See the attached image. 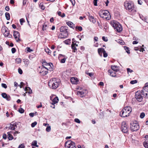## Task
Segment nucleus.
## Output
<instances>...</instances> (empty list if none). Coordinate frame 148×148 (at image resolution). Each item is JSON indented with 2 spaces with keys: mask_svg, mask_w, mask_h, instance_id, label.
Returning <instances> with one entry per match:
<instances>
[{
  "mask_svg": "<svg viewBox=\"0 0 148 148\" xmlns=\"http://www.w3.org/2000/svg\"><path fill=\"white\" fill-rule=\"evenodd\" d=\"M60 80L54 78L51 79L49 82V86L52 89H56L60 84Z\"/></svg>",
  "mask_w": 148,
  "mask_h": 148,
  "instance_id": "1",
  "label": "nucleus"
},
{
  "mask_svg": "<svg viewBox=\"0 0 148 148\" xmlns=\"http://www.w3.org/2000/svg\"><path fill=\"white\" fill-rule=\"evenodd\" d=\"M132 111L131 108L129 106L125 107L120 112V115L123 117H125L129 116Z\"/></svg>",
  "mask_w": 148,
  "mask_h": 148,
  "instance_id": "2",
  "label": "nucleus"
},
{
  "mask_svg": "<svg viewBox=\"0 0 148 148\" xmlns=\"http://www.w3.org/2000/svg\"><path fill=\"white\" fill-rule=\"evenodd\" d=\"M100 16L102 18H105L106 20H109L111 18V16L110 14L107 10H101L99 13Z\"/></svg>",
  "mask_w": 148,
  "mask_h": 148,
  "instance_id": "3",
  "label": "nucleus"
},
{
  "mask_svg": "<svg viewBox=\"0 0 148 148\" xmlns=\"http://www.w3.org/2000/svg\"><path fill=\"white\" fill-rule=\"evenodd\" d=\"M124 7L129 12L135 11V7L133 3L127 1L124 2Z\"/></svg>",
  "mask_w": 148,
  "mask_h": 148,
  "instance_id": "4",
  "label": "nucleus"
},
{
  "mask_svg": "<svg viewBox=\"0 0 148 148\" xmlns=\"http://www.w3.org/2000/svg\"><path fill=\"white\" fill-rule=\"evenodd\" d=\"M68 27L67 26H62L60 28V32L62 33L59 36V38H65L68 35L67 31Z\"/></svg>",
  "mask_w": 148,
  "mask_h": 148,
  "instance_id": "5",
  "label": "nucleus"
},
{
  "mask_svg": "<svg viewBox=\"0 0 148 148\" xmlns=\"http://www.w3.org/2000/svg\"><path fill=\"white\" fill-rule=\"evenodd\" d=\"M130 124L131 130L133 132L137 131L139 128V125L137 123H134L132 122Z\"/></svg>",
  "mask_w": 148,
  "mask_h": 148,
  "instance_id": "6",
  "label": "nucleus"
},
{
  "mask_svg": "<svg viewBox=\"0 0 148 148\" xmlns=\"http://www.w3.org/2000/svg\"><path fill=\"white\" fill-rule=\"evenodd\" d=\"M65 146L68 148H76L75 143L70 140H69L65 142Z\"/></svg>",
  "mask_w": 148,
  "mask_h": 148,
  "instance_id": "7",
  "label": "nucleus"
},
{
  "mask_svg": "<svg viewBox=\"0 0 148 148\" xmlns=\"http://www.w3.org/2000/svg\"><path fill=\"white\" fill-rule=\"evenodd\" d=\"M135 98L137 101L141 102L143 99V97L140 91H137L135 93Z\"/></svg>",
  "mask_w": 148,
  "mask_h": 148,
  "instance_id": "8",
  "label": "nucleus"
},
{
  "mask_svg": "<svg viewBox=\"0 0 148 148\" xmlns=\"http://www.w3.org/2000/svg\"><path fill=\"white\" fill-rule=\"evenodd\" d=\"M77 95L79 97H82L84 96L87 93V91L85 89H83L77 92Z\"/></svg>",
  "mask_w": 148,
  "mask_h": 148,
  "instance_id": "9",
  "label": "nucleus"
},
{
  "mask_svg": "<svg viewBox=\"0 0 148 148\" xmlns=\"http://www.w3.org/2000/svg\"><path fill=\"white\" fill-rule=\"evenodd\" d=\"M121 130L123 132L127 133L128 131V127L125 122H123L121 126Z\"/></svg>",
  "mask_w": 148,
  "mask_h": 148,
  "instance_id": "10",
  "label": "nucleus"
},
{
  "mask_svg": "<svg viewBox=\"0 0 148 148\" xmlns=\"http://www.w3.org/2000/svg\"><path fill=\"white\" fill-rule=\"evenodd\" d=\"M48 69L46 67H42L39 73L43 75H46L48 73Z\"/></svg>",
  "mask_w": 148,
  "mask_h": 148,
  "instance_id": "11",
  "label": "nucleus"
},
{
  "mask_svg": "<svg viewBox=\"0 0 148 148\" xmlns=\"http://www.w3.org/2000/svg\"><path fill=\"white\" fill-rule=\"evenodd\" d=\"M13 35L16 42H18L20 40L19 39L20 33L19 32L16 31L14 32Z\"/></svg>",
  "mask_w": 148,
  "mask_h": 148,
  "instance_id": "12",
  "label": "nucleus"
},
{
  "mask_svg": "<svg viewBox=\"0 0 148 148\" xmlns=\"http://www.w3.org/2000/svg\"><path fill=\"white\" fill-rule=\"evenodd\" d=\"M17 123L16 122H12L10 124V126L8 127L9 129L12 130H15V128H17Z\"/></svg>",
  "mask_w": 148,
  "mask_h": 148,
  "instance_id": "13",
  "label": "nucleus"
},
{
  "mask_svg": "<svg viewBox=\"0 0 148 148\" xmlns=\"http://www.w3.org/2000/svg\"><path fill=\"white\" fill-rule=\"evenodd\" d=\"M146 90H147V88H145V87H144L141 90V93L144 96L148 98V95H147V91H146Z\"/></svg>",
  "mask_w": 148,
  "mask_h": 148,
  "instance_id": "14",
  "label": "nucleus"
},
{
  "mask_svg": "<svg viewBox=\"0 0 148 148\" xmlns=\"http://www.w3.org/2000/svg\"><path fill=\"white\" fill-rule=\"evenodd\" d=\"M1 96L3 98L5 99L8 101L10 100L11 97L9 95H7L5 93H2L1 94Z\"/></svg>",
  "mask_w": 148,
  "mask_h": 148,
  "instance_id": "15",
  "label": "nucleus"
},
{
  "mask_svg": "<svg viewBox=\"0 0 148 148\" xmlns=\"http://www.w3.org/2000/svg\"><path fill=\"white\" fill-rule=\"evenodd\" d=\"M70 81L72 84H76L77 83L78 79L77 77H73L71 78Z\"/></svg>",
  "mask_w": 148,
  "mask_h": 148,
  "instance_id": "16",
  "label": "nucleus"
},
{
  "mask_svg": "<svg viewBox=\"0 0 148 148\" xmlns=\"http://www.w3.org/2000/svg\"><path fill=\"white\" fill-rule=\"evenodd\" d=\"M51 65L53 66L52 64L51 63L50 64L49 63H47L45 61H43L42 63V67H45V66H47L49 68H50V67H51Z\"/></svg>",
  "mask_w": 148,
  "mask_h": 148,
  "instance_id": "17",
  "label": "nucleus"
},
{
  "mask_svg": "<svg viewBox=\"0 0 148 148\" xmlns=\"http://www.w3.org/2000/svg\"><path fill=\"white\" fill-rule=\"evenodd\" d=\"M114 29L117 32H120L122 31V28L121 25L117 24Z\"/></svg>",
  "mask_w": 148,
  "mask_h": 148,
  "instance_id": "18",
  "label": "nucleus"
},
{
  "mask_svg": "<svg viewBox=\"0 0 148 148\" xmlns=\"http://www.w3.org/2000/svg\"><path fill=\"white\" fill-rule=\"evenodd\" d=\"M116 72L111 70H109L108 71V72L110 73V75L113 77H115L116 76Z\"/></svg>",
  "mask_w": 148,
  "mask_h": 148,
  "instance_id": "19",
  "label": "nucleus"
},
{
  "mask_svg": "<svg viewBox=\"0 0 148 148\" xmlns=\"http://www.w3.org/2000/svg\"><path fill=\"white\" fill-rule=\"evenodd\" d=\"M88 19L90 21L92 22L93 23H95L96 22V20L93 16L89 15L88 16Z\"/></svg>",
  "mask_w": 148,
  "mask_h": 148,
  "instance_id": "20",
  "label": "nucleus"
},
{
  "mask_svg": "<svg viewBox=\"0 0 148 148\" xmlns=\"http://www.w3.org/2000/svg\"><path fill=\"white\" fill-rule=\"evenodd\" d=\"M59 101L58 98V97H56L53 99L52 103L51 104L54 105L55 104L57 103Z\"/></svg>",
  "mask_w": 148,
  "mask_h": 148,
  "instance_id": "21",
  "label": "nucleus"
},
{
  "mask_svg": "<svg viewBox=\"0 0 148 148\" xmlns=\"http://www.w3.org/2000/svg\"><path fill=\"white\" fill-rule=\"evenodd\" d=\"M5 37H8L9 38H11L12 37V35L10 34L8 30H7L5 32L3 33Z\"/></svg>",
  "mask_w": 148,
  "mask_h": 148,
  "instance_id": "22",
  "label": "nucleus"
},
{
  "mask_svg": "<svg viewBox=\"0 0 148 148\" xmlns=\"http://www.w3.org/2000/svg\"><path fill=\"white\" fill-rule=\"evenodd\" d=\"M104 49L103 48H100L98 49V51L99 54L101 56H102V53L103 52Z\"/></svg>",
  "mask_w": 148,
  "mask_h": 148,
  "instance_id": "23",
  "label": "nucleus"
},
{
  "mask_svg": "<svg viewBox=\"0 0 148 148\" xmlns=\"http://www.w3.org/2000/svg\"><path fill=\"white\" fill-rule=\"evenodd\" d=\"M7 30H8V29L5 26H3L2 27L1 31L3 33L5 32Z\"/></svg>",
  "mask_w": 148,
  "mask_h": 148,
  "instance_id": "24",
  "label": "nucleus"
},
{
  "mask_svg": "<svg viewBox=\"0 0 148 148\" xmlns=\"http://www.w3.org/2000/svg\"><path fill=\"white\" fill-rule=\"evenodd\" d=\"M8 138L9 140H11L13 138V137L12 136L10 132H8Z\"/></svg>",
  "mask_w": 148,
  "mask_h": 148,
  "instance_id": "25",
  "label": "nucleus"
},
{
  "mask_svg": "<svg viewBox=\"0 0 148 148\" xmlns=\"http://www.w3.org/2000/svg\"><path fill=\"white\" fill-rule=\"evenodd\" d=\"M71 48L73 50V52H75V51L77 50V49L75 45L74 44V42H73L72 44L71 45Z\"/></svg>",
  "mask_w": 148,
  "mask_h": 148,
  "instance_id": "26",
  "label": "nucleus"
},
{
  "mask_svg": "<svg viewBox=\"0 0 148 148\" xmlns=\"http://www.w3.org/2000/svg\"><path fill=\"white\" fill-rule=\"evenodd\" d=\"M111 68L112 69V71H115L117 72L118 71V68L117 66H111Z\"/></svg>",
  "mask_w": 148,
  "mask_h": 148,
  "instance_id": "27",
  "label": "nucleus"
},
{
  "mask_svg": "<svg viewBox=\"0 0 148 148\" xmlns=\"http://www.w3.org/2000/svg\"><path fill=\"white\" fill-rule=\"evenodd\" d=\"M48 26L45 23H44L43 25L42 26V30L43 31L46 30Z\"/></svg>",
  "mask_w": 148,
  "mask_h": 148,
  "instance_id": "28",
  "label": "nucleus"
},
{
  "mask_svg": "<svg viewBox=\"0 0 148 148\" xmlns=\"http://www.w3.org/2000/svg\"><path fill=\"white\" fill-rule=\"evenodd\" d=\"M23 60L25 64L27 66L29 63V60L27 59H24Z\"/></svg>",
  "mask_w": 148,
  "mask_h": 148,
  "instance_id": "29",
  "label": "nucleus"
},
{
  "mask_svg": "<svg viewBox=\"0 0 148 148\" xmlns=\"http://www.w3.org/2000/svg\"><path fill=\"white\" fill-rule=\"evenodd\" d=\"M5 16L7 20H9L10 19V14L8 12H6Z\"/></svg>",
  "mask_w": 148,
  "mask_h": 148,
  "instance_id": "30",
  "label": "nucleus"
},
{
  "mask_svg": "<svg viewBox=\"0 0 148 148\" xmlns=\"http://www.w3.org/2000/svg\"><path fill=\"white\" fill-rule=\"evenodd\" d=\"M57 13L59 16H60L62 17H65V14L64 13H63L62 14V13L60 11H58Z\"/></svg>",
  "mask_w": 148,
  "mask_h": 148,
  "instance_id": "31",
  "label": "nucleus"
},
{
  "mask_svg": "<svg viewBox=\"0 0 148 148\" xmlns=\"http://www.w3.org/2000/svg\"><path fill=\"white\" fill-rule=\"evenodd\" d=\"M110 24L114 28H115L116 27V25L117 24H116L114 22V21H112L110 23Z\"/></svg>",
  "mask_w": 148,
  "mask_h": 148,
  "instance_id": "32",
  "label": "nucleus"
},
{
  "mask_svg": "<svg viewBox=\"0 0 148 148\" xmlns=\"http://www.w3.org/2000/svg\"><path fill=\"white\" fill-rule=\"evenodd\" d=\"M143 144L145 148H148V141H145Z\"/></svg>",
  "mask_w": 148,
  "mask_h": 148,
  "instance_id": "33",
  "label": "nucleus"
},
{
  "mask_svg": "<svg viewBox=\"0 0 148 148\" xmlns=\"http://www.w3.org/2000/svg\"><path fill=\"white\" fill-rule=\"evenodd\" d=\"M43 4L42 3H40L39 5V7L40 9L42 10H44L45 9V7Z\"/></svg>",
  "mask_w": 148,
  "mask_h": 148,
  "instance_id": "34",
  "label": "nucleus"
},
{
  "mask_svg": "<svg viewBox=\"0 0 148 148\" xmlns=\"http://www.w3.org/2000/svg\"><path fill=\"white\" fill-rule=\"evenodd\" d=\"M37 141L36 140H34L33 141L32 143V145L35 146L36 147H38V145H37Z\"/></svg>",
  "mask_w": 148,
  "mask_h": 148,
  "instance_id": "35",
  "label": "nucleus"
},
{
  "mask_svg": "<svg viewBox=\"0 0 148 148\" xmlns=\"http://www.w3.org/2000/svg\"><path fill=\"white\" fill-rule=\"evenodd\" d=\"M66 24H67L69 27H72V25H73V23L71 22V21H69L66 22Z\"/></svg>",
  "mask_w": 148,
  "mask_h": 148,
  "instance_id": "36",
  "label": "nucleus"
},
{
  "mask_svg": "<svg viewBox=\"0 0 148 148\" xmlns=\"http://www.w3.org/2000/svg\"><path fill=\"white\" fill-rule=\"evenodd\" d=\"M16 62L18 63L19 64L21 62V60L20 58H17L15 60Z\"/></svg>",
  "mask_w": 148,
  "mask_h": 148,
  "instance_id": "37",
  "label": "nucleus"
},
{
  "mask_svg": "<svg viewBox=\"0 0 148 148\" xmlns=\"http://www.w3.org/2000/svg\"><path fill=\"white\" fill-rule=\"evenodd\" d=\"M99 116L100 118H103L104 116V112H100L99 114Z\"/></svg>",
  "mask_w": 148,
  "mask_h": 148,
  "instance_id": "38",
  "label": "nucleus"
},
{
  "mask_svg": "<svg viewBox=\"0 0 148 148\" xmlns=\"http://www.w3.org/2000/svg\"><path fill=\"white\" fill-rule=\"evenodd\" d=\"M76 29H78L79 31H80L82 30V28L81 26H77L75 27Z\"/></svg>",
  "mask_w": 148,
  "mask_h": 148,
  "instance_id": "39",
  "label": "nucleus"
},
{
  "mask_svg": "<svg viewBox=\"0 0 148 148\" xmlns=\"http://www.w3.org/2000/svg\"><path fill=\"white\" fill-rule=\"evenodd\" d=\"M125 50L126 52L128 53L129 54L130 53V50L129 49V48L125 47Z\"/></svg>",
  "mask_w": 148,
  "mask_h": 148,
  "instance_id": "40",
  "label": "nucleus"
},
{
  "mask_svg": "<svg viewBox=\"0 0 148 148\" xmlns=\"http://www.w3.org/2000/svg\"><path fill=\"white\" fill-rule=\"evenodd\" d=\"M137 83V81L136 80H132L130 81V83L131 84H134Z\"/></svg>",
  "mask_w": 148,
  "mask_h": 148,
  "instance_id": "41",
  "label": "nucleus"
},
{
  "mask_svg": "<svg viewBox=\"0 0 148 148\" xmlns=\"http://www.w3.org/2000/svg\"><path fill=\"white\" fill-rule=\"evenodd\" d=\"M18 111L20 113H23L24 112V110L22 108H20L18 110Z\"/></svg>",
  "mask_w": 148,
  "mask_h": 148,
  "instance_id": "42",
  "label": "nucleus"
},
{
  "mask_svg": "<svg viewBox=\"0 0 148 148\" xmlns=\"http://www.w3.org/2000/svg\"><path fill=\"white\" fill-rule=\"evenodd\" d=\"M1 86L2 87L5 88V89L6 88H7V86L4 83H2L1 84Z\"/></svg>",
  "mask_w": 148,
  "mask_h": 148,
  "instance_id": "43",
  "label": "nucleus"
},
{
  "mask_svg": "<svg viewBox=\"0 0 148 148\" xmlns=\"http://www.w3.org/2000/svg\"><path fill=\"white\" fill-rule=\"evenodd\" d=\"M145 113L144 112H142L141 113L140 115V118L143 119L145 117Z\"/></svg>",
  "mask_w": 148,
  "mask_h": 148,
  "instance_id": "44",
  "label": "nucleus"
},
{
  "mask_svg": "<svg viewBox=\"0 0 148 148\" xmlns=\"http://www.w3.org/2000/svg\"><path fill=\"white\" fill-rule=\"evenodd\" d=\"M37 123L36 121H35L34 122L32 123L31 124V126L32 127H33L35 126L37 124Z\"/></svg>",
  "mask_w": 148,
  "mask_h": 148,
  "instance_id": "45",
  "label": "nucleus"
},
{
  "mask_svg": "<svg viewBox=\"0 0 148 148\" xmlns=\"http://www.w3.org/2000/svg\"><path fill=\"white\" fill-rule=\"evenodd\" d=\"M103 53V56L104 57H106L108 56V54L104 50Z\"/></svg>",
  "mask_w": 148,
  "mask_h": 148,
  "instance_id": "46",
  "label": "nucleus"
},
{
  "mask_svg": "<svg viewBox=\"0 0 148 148\" xmlns=\"http://www.w3.org/2000/svg\"><path fill=\"white\" fill-rule=\"evenodd\" d=\"M20 22L21 24V25H22L23 24V23L25 22V20L23 18H21L20 20Z\"/></svg>",
  "mask_w": 148,
  "mask_h": 148,
  "instance_id": "47",
  "label": "nucleus"
},
{
  "mask_svg": "<svg viewBox=\"0 0 148 148\" xmlns=\"http://www.w3.org/2000/svg\"><path fill=\"white\" fill-rule=\"evenodd\" d=\"M66 59V58H64L61 60L60 62L62 63H64L65 62Z\"/></svg>",
  "mask_w": 148,
  "mask_h": 148,
  "instance_id": "48",
  "label": "nucleus"
},
{
  "mask_svg": "<svg viewBox=\"0 0 148 148\" xmlns=\"http://www.w3.org/2000/svg\"><path fill=\"white\" fill-rule=\"evenodd\" d=\"M62 57L65 58L66 56L64 55H63L61 54H59V55L58 56V58L59 59L61 58V57Z\"/></svg>",
  "mask_w": 148,
  "mask_h": 148,
  "instance_id": "49",
  "label": "nucleus"
},
{
  "mask_svg": "<svg viewBox=\"0 0 148 148\" xmlns=\"http://www.w3.org/2000/svg\"><path fill=\"white\" fill-rule=\"evenodd\" d=\"M25 145L23 144H21L20 145L18 148H25Z\"/></svg>",
  "mask_w": 148,
  "mask_h": 148,
  "instance_id": "50",
  "label": "nucleus"
},
{
  "mask_svg": "<svg viewBox=\"0 0 148 148\" xmlns=\"http://www.w3.org/2000/svg\"><path fill=\"white\" fill-rule=\"evenodd\" d=\"M51 127L50 126L47 127L46 129V131L47 132H49L51 130Z\"/></svg>",
  "mask_w": 148,
  "mask_h": 148,
  "instance_id": "51",
  "label": "nucleus"
},
{
  "mask_svg": "<svg viewBox=\"0 0 148 148\" xmlns=\"http://www.w3.org/2000/svg\"><path fill=\"white\" fill-rule=\"evenodd\" d=\"M45 51L48 53L49 54H50V53H51V51L50 50L48 49V48H47L46 49H45Z\"/></svg>",
  "mask_w": 148,
  "mask_h": 148,
  "instance_id": "52",
  "label": "nucleus"
},
{
  "mask_svg": "<svg viewBox=\"0 0 148 148\" xmlns=\"http://www.w3.org/2000/svg\"><path fill=\"white\" fill-rule=\"evenodd\" d=\"M18 72L20 74H22L23 71H22V70L20 68H19L18 69Z\"/></svg>",
  "mask_w": 148,
  "mask_h": 148,
  "instance_id": "53",
  "label": "nucleus"
},
{
  "mask_svg": "<svg viewBox=\"0 0 148 148\" xmlns=\"http://www.w3.org/2000/svg\"><path fill=\"white\" fill-rule=\"evenodd\" d=\"M75 121L77 123H80V121L78 119H77V118L75 119Z\"/></svg>",
  "mask_w": 148,
  "mask_h": 148,
  "instance_id": "54",
  "label": "nucleus"
},
{
  "mask_svg": "<svg viewBox=\"0 0 148 148\" xmlns=\"http://www.w3.org/2000/svg\"><path fill=\"white\" fill-rule=\"evenodd\" d=\"M12 52V53H14L16 51V49L14 48H13L12 49H11Z\"/></svg>",
  "mask_w": 148,
  "mask_h": 148,
  "instance_id": "55",
  "label": "nucleus"
},
{
  "mask_svg": "<svg viewBox=\"0 0 148 148\" xmlns=\"http://www.w3.org/2000/svg\"><path fill=\"white\" fill-rule=\"evenodd\" d=\"M102 40L106 42L108 41V39L106 37L103 36L102 38Z\"/></svg>",
  "mask_w": 148,
  "mask_h": 148,
  "instance_id": "56",
  "label": "nucleus"
},
{
  "mask_svg": "<svg viewBox=\"0 0 148 148\" xmlns=\"http://www.w3.org/2000/svg\"><path fill=\"white\" fill-rule=\"evenodd\" d=\"M97 0H94L93 3L95 6H97Z\"/></svg>",
  "mask_w": 148,
  "mask_h": 148,
  "instance_id": "57",
  "label": "nucleus"
},
{
  "mask_svg": "<svg viewBox=\"0 0 148 148\" xmlns=\"http://www.w3.org/2000/svg\"><path fill=\"white\" fill-rule=\"evenodd\" d=\"M127 71L128 73L130 72V73H132L133 72V71L130 68H127Z\"/></svg>",
  "mask_w": 148,
  "mask_h": 148,
  "instance_id": "58",
  "label": "nucleus"
},
{
  "mask_svg": "<svg viewBox=\"0 0 148 148\" xmlns=\"http://www.w3.org/2000/svg\"><path fill=\"white\" fill-rule=\"evenodd\" d=\"M70 1L72 3V5L73 6L74 5L75 3V0H70Z\"/></svg>",
  "mask_w": 148,
  "mask_h": 148,
  "instance_id": "59",
  "label": "nucleus"
},
{
  "mask_svg": "<svg viewBox=\"0 0 148 148\" xmlns=\"http://www.w3.org/2000/svg\"><path fill=\"white\" fill-rule=\"evenodd\" d=\"M70 42V40H67L64 41L65 43L67 45L69 44V42Z\"/></svg>",
  "mask_w": 148,
  "mask_h": 148,
  "instance_id": "60",
  "label": "nucleus"
},
{
  "mask_svg": "<svg viewBox=\"0 0 148 148\" xmlns=\"http://www.w3.org/2000/svg\"><path fill=\"white\" fill-rule=\"evenodd\" d=\"M29 115L31 117H33L34 115V113H31L29 114Z\"/></svg>",
  "mask_w": 148,
  "mask_h": 148,
  "instance_id": "61",
  "label": "nucleus"
},
{
  "mask_svg": "<svg viewBox=\"0 0 148 148\" xmlns=\"http://www.w3.org/2000/svg\"><path fill=\"white\" fill-rule=\"evenodd\" d=\"M138 4L141 5L143 3V1L141 0H138Z\"/></svg>",
  "mask_w": 148,
  "mask_h": 148,
  "instance_id": "62",
  "label": "nucleus"
},
{
  "mask_svg": "<svg viewBox=\"0 0 148 148\" xmlns=\"http://www.w3.org/2000/svg\"><path fill=\"white\" fill-rule=\"evenodd\" d=\"M5 9L6 10V11H8L9 10H10L9 7L8 6H6L5 7Z\"/></svg>",
  "mask_w": 148,
  "mask_h": 148,
  "instance_id": "63",
  "label": "nucleus"
},
{
  "mask_svg": "<svg viewBox=\"0 0 148 148\" xmlns=\"http://www.w3.org/2000/svg\"><path fill=\"white\" fill-rule=\"evenodd\" d=\"M28 89H29V91L28 92V93H29V94H31L32 93V90H31V88H29V87H28Z\"/></svg>",
  "mask_w": 148,
  "mask_h": 148,
  "instance_id": "64",
  "label": "nucleus"
}]
</instances>
